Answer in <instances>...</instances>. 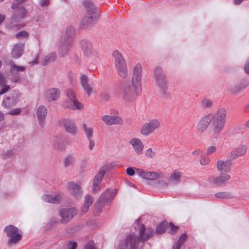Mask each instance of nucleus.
Here are the masks:
<instances>
[{"label":"nucleus","mask_w":249,"mask_h":249,"mask_svg":"<svg viewBox=\"0 0 249 249\" xmlns=\"http://www.w3.org/2000/svg\"><path fill=\"white\" fill-rule=\"evenodd\" d=\"M103 177V173L102 172H98L94 177L93 180L92 187V191L94 193H96L99 191Z\"/></svg>","instance_id":"nucleus-29"},{"label":"nucleus","mask_w":249,"mask_h":249,"mask_svg":"<svg viewBox=\"0 0 249 249\" xmlns=\"http://www.w3.org/2000/svg\"><path fill=\"white\" fill-rule=\"evenodd\" d=\"M133 90L130 86H127L124 88L123 96L125 99H133L139 94H136L135 88Z\"/></svg>","instance_id":"nucleus-32"},{"label":"nucleus","mask_w":249,"mask_h":249,"mask_svg":"<svg viewBox=\"0 0 249 249\" xmlns=\"http://www.w3.org/2000/svg\"><path fill=\"white\" fill-rule=\"evenodd\" d=\"M81 84L88 96L94 92V89L89 84V78L85 75H82L80 77Z\"/></svg>","instance_id":"nucleus-25"},{"label":"nucleus","mask_w":249,"mask_h":249,"mask_svg":"<svg viewBox=\"0 0 249 249\" xmlns=\"http://www.w3.org/2000/svg\"><path fill=\"white\" fill-rule=\"evenodd\" d=\"M201 106L204 108H211L213 107V102L210 99L204 98L201 101Z\"/></svg>","instance_id":"nucleus-41"},{"label":"nucleus","mask_w":249,"mask_h":249,"mask_svg":"<svg viewBox=\"0 0 249 249\" xmlns=\"http://www.w3.org/2000/svg\"><path fill=\"white\" fill-rule=\"evenodd\" d=\"M137 228L139 230V237H138L139 240L140 239L142 242L147 240L149 237L152 236L154 233V231L151 228L148 227L146 228L144 225H139L138 224Z\"/></svg>","instance_id":"nucleus-17"},{"label":"nucleus","mask_w":249,"mask_h":249,"mask_svg":"<svg viewBox=\"0 0 249 249\" xmlns=\"http://www.w3.org/2000/svg\"><path fill=\"white\" fill-rule=\"evenodd\" d=\"M60 89L56 88L48 89L45 91V98L48 102L58 100L60 97Z\"/></svg>","instance_id":"nucleus-18"},{"label":"nucleus","mask_w":249,"mask_h":249,"mask_svg":"<svg viewBox=\"0 0 249 249\" xmlns=\"http://www.w3.org/2000/svg\"><path fill=\"white\" fill-rule=\"evenodd\" d=\"M36 114L39 123L42 125L47 114V110H37Z\"/></svg>","instance_id":"nucleus-38"},{"label":"nucleus","mask_w":249,"mask_h":249,"mask_svg":"<svg viewBox=\"0 0 249 249\" xmlns=\"http://www.w3.org/2000/svg\"><path fill=\"white\" fill-rule=\"evenodd\" d=\"M50 4L49 0H39V5L41 7H46Z\"/></svg>","instance_id":"nucleus-55"},{"label":"nucleus","mask_w":249,"mask_h":249,"mask_svg":"<svg viewBox=\"0 0 249 249\" xmlns=\"http://www.w3.org/2000/svg\"><path fill=\"white\" fill-rule=\"evenodd\" d=\"M93 202V198L89 195H86L84 199V203L81 207V212L85 213L89 211V207L92 205Z\"/></svg>","instance_id":"nucleus-31"},{"label":"nucleus","mask_w":249,"mask_h":249,"mask_svg":"<svg viewBox=\"0 0 249 249\" xmlns=\"http://www.w3.org/2000/svg\"><path fill=\"white\" fill-rule=\"evenodd\" d=\"M211 118L209 114L202 117L196 124L197 131L199 133H203L205 131L211 124Z\"/></svg>","instance_id":"nucleus-19"},{"label":"nucleus","mask_w":249,"mask_h":249,"mask_svg":"<svg viewBox=\"0 0 249 249\" xmlns=\"http://www.w3.org/2000/svg\"><path fill=\"white\" fill-rule=\"evenodd\" d=\"M25 70V67L22 66H18L14 62L11 63L10 73L13 76L11 81L14 83H18L21 80V77L18 75L20 72H23Z\"/></svg>","instance_id":"nucleus-15"},{"label":"nucleus","mask_w":249,"mask_h":249,"mask_svg":"<svg viewBox=\"0 0 249 249\" xmlns=\"http://www.w3.org/2000/svg\"><path fill=\"white\" fill-rule=\"evenodd\" d=\"M145 155L148 158H154L155 156V153L151 148H148L145 151Z\"/></svg>","instance_id":"nucleus-52"},{"label":"nucleus","mask_w":249,"mask_h":249,"mask_svg":"<svg viewBox=\"0 0 249 249\" xmlns=\"http://www.w3.org/2000/svg\"><path fill=\"white\" fill-rule=\"evenodd\" d=\"M56 53L54 52H52L45 56L40 61V63L42 65L46 66L50 63L54 61L56 59Z\"/></svg>","instance_id":"nucleus-35"},{"label":"nucleus","mask_w":249,"mask_h":249,"mask_svg":"<svg viewBox=\"0 0 249 249\" xmlns=\"http://www.w3.org/2000/svg\"><path fill=\"white\" fill-rule=\"evenodd\" d=\"M83 4L87 11L81 24L84 28H90L96 23L98 15L96 13L95 6L91 1L84 0Z\"/></svg>","instance_id":"nucleus-2"},{"label":"nucleus","mask_w":249,"mask_h":249,"mask_svg":"<svg viewBox=\"0 0 249 249\" xmlns=\"http://www.w3.org/2000/svg\"><path fill=\"white\" fill-rule=\"evenodd\" d=\"M113 168V166L111 163H107L104 165L100 169L99 172H103V176H104L106 171H109Z\"/></svg>","instance_id":"nucleus-48"},{"label":"nucleus","mask_w":249,"mask_h":249,"mask_svg":"<svg viewBox=\"0 0 249 249\" xmlns=\"http://www.w3.org/2000/svg\"><path fill=\"white\" fill-rule=\"evenodd\" d=\"M153 78L155 83L159 88L166 87L167 79L161 67H157L154 69Z\"/></svg>","instance_id":"nucleus-11"},{"label":"nucleus","mask_w":249,"mask_h":249,"mask_svg":"<svg viewBox=\"0 0 249 249\" xmlns=\"http://www.w3.org/2000/svg\"><path fill=\"white\" fill-rule=\"evenodd\" d=\"M84 131L88 139H91L93 135V131L92 128L89 127L87 124L83 125Z\"/></svg>","instance_id":"nucleus-40"},{"label":"nucleus","mask_w":249,"mask_h":249,"mask_svg":"<svg viewBox=\"0 0 249 249\" xmlns=\"http://www.w3.org/2000/svg\"><path fill=\"white\" fill-rule=\"evenodd\" d=\"M181 174L179 172H174L171 174L168 178V183L170 185H176L180 181Z\"/></svg>","instance_id":"nucleus-34"},{"label":"nucleus","mask_w":249,"mask_h":249,"mask_svg":"<svg viewBox=\"0 0 249 249\" xmlns=\"http://www.w3.org/2000/svg\"><path fill=\"white\" fill-rule=\"evenodd\" d=\"M116 189L114 190V192H110L109 190H108V193L110 194V195H109V198H110L111 201H112L113 198L116 195Z\"/></svg>","instance_id":"nucleus-61"},{"label":"nucleus","mask_w":249,"mask_h":249,"mask_svg":"<svg viewBox=\"0 0 249 249\" xmlns=\"http://www.w3.org/2000/svg\"><path fill=\"white\" fill-rule=\"evenodd\" d=\"M159 88L160 89V95L162 98L164 99L170 98V94L167 90V87Z\"/></svg>","instance_id":"nucleus-46"},{"label":"nucleus","mask_w":249,"mask_h":249,"mask_svg":"<svg viewBox=\"0 0 249 249\" xmlns=\"http://www.w3.org/2000/svg\"><path fill=\"white\" fill-rule=\"evenodd\" d=\"M158 174L155 172H146L144 179L147 180H154L158 177Z\"/></svg>","instance_id":"nucleus-43"},{"label":"nucleus","mask_w":249,"mask_h":249,"mask_svg":"<svg viewBox=\"0 0 249 249\" xmlns=\"http://www.w3.org/2000/svg\"><path fill=\"white\" fill-rule=\"evenodd\" d=\"M247 148L245 145H242L238 147L235 150L231 151L229 155L231 160H234L244 155L247 152Z\"/></svg>","instance_id":"nucleus-30"},{"label":"nucleus","mask_w":249,"mask_h":249,"mask_svg":"<svg viewBox=\"0 0 249 249\" xmlns=\"http://www.w3.org/2000/svg\"><path fill=\"white\" fill-rule=\"evenodd\" d=\"M76 161L75 156L72 154L68 155L63 159V166L65 168L72 167L75 164Z\"/></svg>","instance_id":"nucleus-33"},{"label":"nucleus","mask_w":249,"mask_h":249,"mask_svg":"<svg viewBox=\"0 0 249 249\" xmlns=\"http://www.w3.org/2000/svg\"><path fill=\"white\" fill-rule=\"evenodd\" d=\"M15 36L18 39L27 38L29 36V33L26 31H21L17 33Z\"/></svg>","instance_id":"nucleus-45"},{"label":"nucleus","mask_w":249,"mask_h":249,"mask_svg":"<svg viewBox=\"0 0 249 249\" xmlns=\"http://www.w3.org/2000/svg\"><path fill=\"white\" fill-rule=\"evenodd\" d=\"M160 123L157 119H152L148 123L144 124L141 130V134L145 136H148L155 130L160 126Z\"/></svg>","instance_id":"nucleus-12"},{"label":"nucleus","mask_w":249,"mask_h":249,"mask_svg":"<svg viewBox=\"0 0 249 249\" xmlns=\"http://www.w3.org/2000/svg\"><path fill=\"white\" fill-rule=\"evenodd\" d=\"M100 96L101 98L105 101H108L110 99L109 94L106 92H103L101 93Z\"/></svg>","instance_id":"nucleus-53"},{"label":"nucleus","mask_w":249,"mask_h":249,"mask_svg":"<svg viewBox=\"0 0 249 249\" xmlns=\"http://www.w3.org/2000/svg\"><path fill=\"white\" fill-rule=\"evenodd\" d=\"M135 170H136L137 174H138V175L140 177H141L143 178H144L145 173H146L145 171H144V170H143L142 169H138V168H135Z\"/></svg>","instance_id":"nucleus-54"},{"label":"nucleus","mask_w":249,"mask_h":249,"mask_svg":"<svg viewBox=\"0 0 249 249\" xmlns=\"http://www.w3.org/2000/svg\"><path fill=\"white\" fill-rule=\"evenodd\" d=\"M230 178V176L227 174H221L217 177H212L209 178V181L216 185H221L225 182L229 180Z\"/></svg>","instance_id":"nucleus-26"},{"label":"nucleus","mask_w":249,"mask_h":249,"mask_svg":"<svg viewBox=\"0 0 249 249\" xmlns=\"http://www.w3.org/2000/svg\"><path fill=\"white\" fill-rule=\"evenodd\" d=\"M244 71L247 74H249V59L247 61L244 66Z\"/></svg>","instance_id":"nucleus-60"},{"label":"nucleus","mask_w":249,"mask_h":249,"mask_svg":"<svg viewBox=\"0 0 249 249\" xmlns=\"http://www.w3.org/2000/svg\"><path fill=\"white\" fill-rule=\"evenodd\" d=\"M231 159L220 160L216 162V168L221 173H228L232 164Z\"/></svg>","instance_id":"nucleus-20"},{"label":"nucleus","mask_w":249,"mask_h":249,"mask_svg":"<svg viewBox=\"0 0 249 249\" xmlns=\"http://www.w3.org/2000/svg\"><path fill=\"white\" fill-rule=\"evenodd\" d=\"M142 66L140 63H137L133 69L132 83L135 88L136 94H140L141 90V81L142 76Z\"/></svg>","instance_id":"nucleus-7"},{"label":"nucleus","mask_w":249,"mask_h":249,"mask_svg":"<svg viewBox=\"0 0 249 249\" xmlns=\"http://www.w3.org/2000/svg\"><path fill=\"white\" fill-rule=\"evenodd\" d=\"M71 46V41L70 39H61L58 47V54L60 57L66 56L70 51Z\"/></svg>","instance_id":"nucleus-16"},{"label":"nucleus","mask_w":249,"mask_h":249,"mask_svg":"<svg viewBox=\"0 0 249 249\" xmlns=\"http://www.w3.org/2000/svg\"><path fill=\"white\" fill-rule=\"evenodd\" d=\"M202 153V151L200 149H197L192 152L193 155H198L201 154Z\"/></svg>","instance_id":"nucleus-62"},{"label":"nucleus","mask_w":249,"mask_h":249,"mask_svg":"<svg viewBox=\"0 0 249 249\" xmlns=\"http://www.w3.org/2000/svg\"><path fill=\"white\" fill-rule=\"evenodd\" d=\"M108 190H106L99 197L94 205L93 214L99 215L102 212V208L108 205L111 201L109 197Z\"/></svg>","instance_id":"nucleus-8"},{"label":"nucleus","mask_w":249,"mask_h":249,"mask_svg":"<svg viewBox=\"0 0 249 249\" xmlns=\"http://www.w3.org/2000/svg\"><path fill=\"white\" fill-rule=\"evenodd\" d=\"M63 123L66 132L72 135H75L76 134L77 128L73 121L65 120L63 121Z\"/></svg>","instance_id":"nucleus-27"},{"label":"nucleus","mask_w":249,"mask_h":249,"mask_svg":"<svg viewBox=\"0 0 249 249\" xmlns=\"http://www.w3.org/2000/svg\"><path fill=\"white\" fill-rule=\"evenodd\" d=\"M66 188L69 193L76 198H79L82 195V191L79 182L70 181L67 182Z\"/></svg>","instance_id":"nucleus-14"},{"label":"nucleus","mask_w":249,"mask_h":249,"mask_svg":"<svg viewBox=\"0 0 249 249\" xmlns=\"http://www.w3.org/2000/svg\"><path fill=\"white\" fill-rule=\"evenodd\" d=\"M168 227L170 228L169 232L170 234H174L178 227L174 226L173 224L170 223L168 225V223L166 222H161L160 224L157 226L156 228V232L157 234H162L164 232L165 229Z\"/></svg>","instance_id":"nucleus-24"},{"label":"nucleus","mask_w":249,"mask_h":249,"mask_svg":"<svg viewBox=\"0 0 249 249\" xmlns=\"http://www.w3.org/2000/svg\"><path fill=\"white\" fill-rule=\"evenodd\" d=\"M85 249H96L95 246L90 243L87 244L85 246Z\"/></svg>","instance_id":"nucleus-59"},{"label":"nucleus","mask_w":249,"mask_h":249,"mask_svg":"<svg viewBox=\"0 0 249 249\" xmlns=\"http://www.w3.org/2000/svg\"><path fill=\"white\" fill-rule=\"evenodd\" d=\"M88 140L89 141V149L91 150L93 149V148L95 145V142L92 139V138L88 139Z\"/></svg>","instance_id":"nucleus-57"},{"label":"nucleus","mask_w":249,"mask_h":249,"mask_svg":"<svg viewBox=\"0 0 249 249\" xmlns=\"http://www.w3.org/2000/svg\"><path fill=\"white\" fill-rule=\"evenodd\" d=\"M20 112L21 110H11L8 112V113L11 115H17L20 114Z\"/></svg>","instance_id":"nucleus-58"},{"label":"nucleus","mask_w":249,"mask_h":249,"mask_svg":"<svg viewBox=\"0 0 249 249\" xmlns=\"http://www.w3.org/2000/svg\"><path fill=\"white\" fill-rule=\"evenodd\" d=\"M212 117V128L214 135H218L222 131L226 121L225 110H218L213 114H209Z\"/></svg>","instance_id":"nucleus-3"},{"label":"nucleus","mask_w":249,"mask_h":249,"mask_svg":"<svg viewBox=\"0 0 249 249\" xmlns=\"http://www.w3.org/2000/svg\"><path fill=\"white\" fill-rule=\"evenodd\" d=\"M0 86L2 88L0 91V94L2 95L7 92L10 89V86L6 85V79L5 77L0 72Z\"/></svg>","instance_id":"nucleus-36"},{"label":"nucleus","mask_w":249,"mask_h":249,"mask_svg":"<svg viewBox=\"0 0 249 249\" xmlns=\"http://www.w3.org/2000/svg\"><path fill=\"white\" fill-rule=\"evenodd\" d=\"M12 100L9 97L4 98L2 102V105L4 107H10L12 104Z\"/></svg>","instance_id":"nucleus-49"},{"label":"nucleus","mask_w":249,"mask_h":249,"mask_svg":"<svg viewBox=\"0 0 249 249\" xmlns=\"http://www.w3.org/2000/svg\"><path fill=\"white\" fill-rule=\"evenodd\" d=\"M81 48L86 58L92 61L97 57L96 52L93 49L90 41L83 39L81 41Z\"/></svg>","instance_id":"nucleus-9"},{"label":"nucleus","mask_w":249,"mask_h":249,"mask_svg":"<svg viewBox=\"0 0 249 249\" xmlns=\"http://www.w3.org/2000/svg\"><path fill=\"white\" fill-rule=\"evenodd\" d=\"M6 16L4 14H0V25L5 20Z\"/></svg>","instance_id":"nucleus-63"},{"label":"nucleus","mask_w":249,"mask_h":249,"mask_svg":"<svg viewBox=\"0 0 249 249\" xmlns=\"http://www.w3.org/2000/svg\"><path fill=\"white\" fill-rule=\"evenodd\" d=\"M74 29L73 27L70 26L67 27L65 31V36L62 39L69 38L71 40V37L74 33Z\"/></svg>","instance_id":"nucleus-42"},{"label":"nucleus","mask_w":249,"mask_h":249,"mask_svg":"<svg viewBox=\"0 0 249 249\" xmlns=\"http://www.w3.org/2000/svg\"><path fill=\"white\" fill-rule=\"evenodd\" d=\"M244 0H234V3L235 5H239L242 3Z\"/></svg>","instance_id":"nucleus-64"},{"label":"nucleus","mask_w":249,"mask_h":249,"mask_svg":"<svg viewBox=\"0 0 249 249\" xmlns=\"http://www.w3.org/2000/svg\"><path fill=\"white\" fill-rule=\"evenodd\" d=\"M215 196L221 199H230L235 197L234 195L230 192H218L215 194Z\"/></svg>","instance_id":"nucleus-39"},{"label":"nucleus","mask_w":249,"mask_h":249,"mask_svg":"<svg viewBox=\"0 0 249 249\" xmlns=\"http://www.w3.org/2000/svg\"><path fill=\"white\" fill-rule=\"evenodd\" d=\"M17 2H13L11 8L15 10L13 15L10 19V22L6 25L9 30H17L21 28L20 24L17 23L19 22L26 15L27 10L22 6H19L20 3L25 0H14Z\"/></svg>","instance_id":"nucleus-1"},{"label":"nucleus","mask_w":249,"mask_h":249,"mask_svg":"<svg viewBox=\"0 0 249 249\" xmlns=\"http://www.w3.org/2000/svg\"><path fill=\"white\" fill-rule=\"evenodd\" d=\"M187 235L185 234H182L176 243V249H180L181 246L186 241Z\"/></svg>","instance_id":"nucleus-44"},{"label":"nucleus","mask_w":249,"mask_h":249,"mask_svg":"<svg viewBox=\"0 0 249 249\" xmlns=\"http://www.w3.org/2000/svg\"><path fill=\"white\" fill-rule=\"evenodd\" d=\"M157 182V183L162 187H165L170 185L169 183H168V178L165 175H162L161 176H158Z\"/></svg>","instance_id":"nucleus-37"},{"label":"nucleus","mask_w":249,"mask_h":249,"mask_svg":"<svg viewBox=\"0 0 249 249\" xmlns=\"http://www.w3.org/2000/svg\"><path fill=\"white\" fill-rule=\"evenodd\" d=\"M126 173L130 176H133L135 174L134 170V169L131 167L127 168L126 169Z\"/></svg>","instance_id":"nucleus-56"},{"label":"nucleus","mask_w":249,"mask_h":249,"mask_svg":"<svg viewBox=\"0 0 249 249\" xmlns=\"http://www.w3.org/2000/svg\"><path fill=\"white\" fill-rule=\"evenodd\" d=\"M4 231L9 238V243H16L22 237V235L18 228L12 225L6 226L4 229Z\"/></svg>","instance_id":"nucleus-10"},{"label":"nucleus","mask_w":249,"mask_h":249,"mask_svg":"<svg viewBox=\"0 0 249 249\" xmlns=\"http://www.w3.org/2000/svg\"><path fill=\"white\" fill-rule=\"evenodd\" d=\"M77 213V211L74 208L61 209L59 212L61 217L60 222L62 224L67 223Z\"/></svg>","instance_id":"nucleus-13"},{"label":"nucleus","mask_w":249,"mask_h":249,"mask_svg":"<svg viewBox=\"0 0 249 249\" xmlns=\"http://www.w3.org/2000/svg\"><path fill=\"white\" fill-rule=\"evenodd\" d=\"M42 199L46 202L59 204L62 199V196L60 193L54 194L53 195L45 194L42 196Z\"/></svg>","instance_id":"nucleus-22"},{"label":"nucleus","mask_w":249,"mask_h":249,"mask_svg":"<svg viewBox=\"0 0 249 249\" xmlns=\"http://www.w3.org/2000/svg\"><path fill=\"white\" fill-rule=\"evenodd\" d=\"M68 100L64 101L62 106L65 108L71 109H81L84 107L83 104L79 102L76 98L74 91L68 89L66 90Z\"/></svg>","instance_id":"nucleus-5"},{"label":"nucleus","mask_w":249,"mask_h":249,"mask_svg":"<svg viewBox=\"0 0 249 249\" xmlns=\"http://www.w3.org/2000/svg\"><path fill=\"white\" fill-rule=\"evenodd\" d=\"M68 249H76L77 248V244L75 242L69 241L67 244Z\"/></svg>","instance_id":"nucleus-50"},{"label":"nucleus","mask_w":249,"mask_h":249,"mask_svg":"<svg viewBox=\"0 0 249 249\" xmlns=\"http://www.w3.org/2000/svg\"><path fill=\"white\" fill-rule=\"evenodd\" d=\"M24 43L18 42L15 44L11 49V55L14 59L20 58L24 53Z\"/></svg>","instance_id":"nucleus-21"},{"label":"nucleus","mask_w":249,"mask_h":249,"mask_svg":"<svg viewBox=\"0 0 249 249\" xmlns=\"http://www.w3.org/2000/svg\"><path fill=\"white\" fill-rule=\"evenodd\" d=\"M129 143L132 146L134 151L138 155L142 154L144 145L142 141L138 138H133L129 142Z\"/></svg>","instance_id":"nucleus-23"},{"label":"nucleus","mask_w":249,"mask_h":249,"mask_svg":"<svg viewBox=\"0 0 249 249\" xmlns=\"http://www.w3.org/2000/svg\"><path fill=\"white\" fill-rule=\"evenodd\" d=\"M211 162L210 158L206 156L201 155L200 158V163L202 165H206Z\"/></svg>","instance_id":"nucleus-47"},{"label":"nucleus","mask_w":249,"mask_h":249,"mask_svg":"<svg viewBox=\"0 0 249 249\" xmlns=\"http://www.w3.org/2000/svg\"><path fill=\"white\" fill-rule=\"evenodd\" d=\"M112 56L114 58L115 65L119 75L122 78H126L128 75V71L123 56L118 50L113 52Z\"/></svg>","instance_id":"nucleus-4"},{"label":"nucleus","mask_w":249,"mask_h":249,"mask_svg":"<svg viewBox=\"0 0 249 249\" xmlns=\"http://www.w3.org/2000/svg\"><path fill=\"white\" fill-rule=\"evenodd\" d=\"M102 119L104 122L108 125L115 124H121L122 123V119L116 116H111L109 115H105L102 117Z\"/></svg>","instance_id":"nucleus-28"},{"label":"nucleus","mask_w":249,"mask_h":249,"mask_svg":"<svg viewBox=\"0 0 249 249\" xmlns=\"http://www.w3.org/2000/svg\"><path fill=\"white\" fill-rule=\"evenodd\" d=\"M216 148L215 146H210L207 147L206 149V154L207 155H210L216 151Z\"/></svg>","instance_id":"nucleus-51"},{"label":"nucleus","mask_w":249,"mask_h":249,"mask_svg":"<svg viewBox=\"0 0 249 249\" xmlns=\"http://www.w3.org/2000/svg\"><path fill=\"white\" fill-rule=\"evenodd\" d=\"M139 239L134 233L128 235L125 238L120 240L117 249H138Z\"/></svg>","instance_id":"nucleus-6"}]
</instances>
